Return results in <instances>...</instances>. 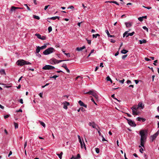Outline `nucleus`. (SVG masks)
<instances>
[{"mask_svg":"<svg viewBox=\"0 0 159 159\" xmlns=\"http://www.w3.org/2000/svg\"><path fill=\"white\" fill-rule=\"evenodd\" d=\"M159 134V131H157L156 133H155L154 134H153L152 136H151L150 137L151 139V142H153V141L155 140V139L157 137L158 135Z\"/></svg>","mask_w":159,"mask_h":159,"instance_id":"4","label":"nucleus"},{"mask_svg":"<svg viewBox=\"0 0 159 159\" xmlns=\"http://www.w3.org/2000/svg\"><path fill=\"white\" fill-rule=\"evenodd\" d=\"M59 76L58 75H54L52 77H50V78H53L56 79V78L57 77H58Z\"/></svg>","mask_w":159,"mask_h":159,"instance_id":"46","label":"nucleus"},{"mask_svg":"<svg viewBox=\"0 0 159 159\" xmlns=\"http://www.w3.org/2000/svg\"><path fill=\"white\" fill-rule=\"evenodd\" d=\"M40 124L43 126V127H45V125L44 123L42 121H39Z\"/></svg>","mask_w":159,"mask_h":159,"instance_id":"30","label":"nucleus"},{"mask_svg":"<svg viewBox=\"0 0 159 159\" xmlns=\"http://www.w3.org/2000/svg\"><path fill=\"white\" fill-rule=\"evenodd\" d=\"M19 101L21 104H23V100L22 99H20Z\"/></svg>","mask_w":159,"mask_h":159,"instance_id":"56","label":"nucleus"},{"mask_svg":"<svg viewBox=\"0 0 159 159\" xmlns=\"http://www.w3.org/2000/svg\"><path fill=\"white\" fill-rule=\"evenodd\" d=\"M138 20L140 21H142L143 20V18L142 17H140L138 18Z\"/></svg>","mask_w":159,"mask_h":159,"instance_id":"44","label":"nucleus"},{"mask_svg":"<svg viewBox=\"0 0 159 159\" xmlns=\"http://www.w3.org/2000/svg\"><path fill=\"white\" fill-rule=\"evenodd\" d=\"M143 28L145 30H146L147 32H148V28L146 26H143Z\"/></svg>","mask_w":159,"mask_h":159,"instance_id":"38","label":"nucleus"},{"mask_svg":"<svg viewBox=\"0 0 159 159\" xmlns=\"http://www.w3.org/2000/svg\"><path fill=\"white\" fill-rule=\"evenodd\" d=\"M47 47L46 44H45L43 46L41 47H40V50L46 48Z\"/></svg>","mask_w":159,"mask_h":159,"instance_id":"22","label":"nucleus"},{"mask_svg":"<svg viewBox=\"0 0 159 159\" xmlns=\"http://www.w3.org/2000/svg\"><path fill=\"white\" fill-rule=\"evenodd\" d=\"M144 105H143V104L141 102H139V103L138 104V107H141V108L143 109L144 107Z\"/></svg>","mask_w":159,"mask_h":159,"instance_id":"13","label":"nucleus"},{"mask_svg":"<svg viewBox=\"0 0 159 159\" xmlns=\"http://www.w3.org/2000/svg\"><path fill=\"white\" fill-rule=\"evenodd\" d=\"M97 36H100V35L98 34H93V38H96Z\"/></svg>","mask_w":159,"mask_h":159,"instance_id":"29","label":"nucleus"},{"mask_svg":"<svg viewBox=\"0 0 159 159\" xmlns=\"http://www.w3.org/2000/svg\"><path fill=\"white\" fill-rule=\"evenodd\" d=\"M147 131L146 130H141L139 131L141 136L140 145L143 147H144V143L146 141L147 136Z\"/></svg>","mask_w":159,"mask_h":159,"instance_id":"1","label":"nucleus"},{"mask_svg":"<svg viewBox=\"0 0 159 159\" xmlns=\"http://www.w3.org/2000/svg\"><path fill=\"white\" fill-rule=\"evenodd\" d=\"M132 114L134 115H138V113L134 110H133Z\"/></svg>","mask_w":159,"mask_h":159,"instance_id":"16","label":"nucleus"},{"mask_svg":"<svg viewBox=\"0 0 159 159\" xmlns=\"http://www.w3.org/2000/svg\"><path fill=\"white\" fill-rule=\"evenodd\" d=\"M80 110L82 111H85V109L84 108H83V107L80 108Z\"/></svg>","mask_w":159,"mask_h":159,"instance_id":"64","label":"nucleus"},{"mask_svg":"<svg viewBox=\"0 0 159 159\" xmlns=\"http://www.w3.org/2000/svg\"><path fill=\"white\" fill-rule=\"evenodd\" d=\"M49 6H50V5L45 6V8H44V10H46L48 8V7Z\"/></svg>","mask_w":159,"mask_h":159,"instance_id":"62","label":"nucleus"},{"mask_svg":"<svg viewBox=\"0 0 159 159\" xmlns=\"http://www.w3.org/2000/svg\"><path fill=\"white\" fill-rule=\"evenodd\" d=\"M17 9V7H16L14 6H12L11 7V11H13V10H15L16 9Z\"/></svg>","mask_w":159,"mask_h":159,"instance_id":"32","label":"nucleus"},{"mask_svg":"<svg viewBox=\"0 0 159 159\" xmlns=\"http://www.w3.org/2000/svg\"><path fill=\"white\" fill-rule=\"evenodd\" d=\"M64 54L65 55H66L68 57H70V54L69 53H65Z\"/></svg>","mask_w":159,"mask_h":159,"instance_id":"55","label":"nucleus"},{"mask_svg":"<svg viewBox=\"0 0 159 159\" xmlns=\"http://www.w3.org/2000/svg\"><path fill=\"white\" fill-rule=\"evenodd\" d=\"M54 48L50 47L45 50L43 52V53L45 55H48L50 54L55 51Z\"/></svg>","mask_w":159,"mask_h":159,"instance_id":"3","label":"nucleus"},{"mask_svg":"<svg viewBox=\"0 0 159 159\" xmlns=\"http://www.w3.org/2000/svg\"><path fill=\"white\" fill-rule=\"evenodd\" d=\"M80 154H78L77 155V157H76L74 158V159H77L80 158Z\"/></svg>","mask_w":159,"mask_h":159,"instance_id":"33","label":"nucleus"},{"mask_svg":"<svg viewBox=\"0 0 159 159\" xmlns=\"http://www.w3.org/2000/svg\"><path fill=\"white\" fill-rule=\"evenodd\" d=\"M93 124L92 125L93 128H96V126H97L96 125L94 122H93Z\"/></svg>","mask_w":159,"mask_h":159,"instance_id":"42","label":"nucleus"},{"mask_svg":"<svg viewBox=\"0 0 159 159\" xmlns=\"http://www.w3.org/2000/svg\"><path fill=\"white\" fill-rule=\"evenodd\" d=\"M95 151L97 153H99V149L98 148H95Z\"/></svg>","mask_w":159,"mask_h":159,"instance_id":"37","label":"nucleus"},{"mask_svg":"<svg viewBox=\"0 0 159 159\" xmlns=\"http://www.w3.org/2000/svg\"><path fill=\"white\" fill-rule=\"evenodd\" d=\"M33 17H34V18L36 19H37V20H39L40 19V17L38 16L34 15Z\"/></svg>","mask_w":159,"mask_h":159,"instance_id":"34","label":"nucleus"},{"mask_svg":"<svg viewBox=\"0 0 159 159\" xmlns=\"http://www.w3.org/2000/svg\"><path fill=\"white\" fill-rule=\"evenodd\" d=\"M143 149L142 148H141L139 149V151L140 152H141V153H143Z\"/></svg>","mask_w":159,"mask_h":159,"instance_id":"51","label":"nucleus"},{"mask_svg":"<svg viewBox=\"0 0 159 159\" xmlns=\"http://www.w3.org/2000/svg\"><path fill=\"white\" fill-rule=\"evenodd\" d=\"M64 106H63L64 108L65 109H67V105H66V104L64 102Z\"/></svg>","mask_w":159,"mask_h":159,"instance_id":"39","label":"nucleus"},{"mask_svg":"<svg viewBox=\"0 0 159 159\" xmlns=\"http://www.w3.org/2000/svg\"><path fill=\"white\" fill-rule=\"evenodd\" d=\"M139 43L140 44H142L143 43H146L147 42L146 40L145 39H143V40H139Z\"/></svg>","mask_w":159,"mask_h":159,"instance_id":"17","label":"nucleus"},{"mask_svg":"<svg viewBox=\"0 0 159 159\" xmlns=\"http://www.w3.org/2000/svg\"><path fill=\"white\" fill-rule=\"evenodd\" d=\"M69 60H58V63L64 61H69Z\"/></svg>","mask_w":159,"mask_h":159,"instance_id":"47","label":"nucleus"},{"mask_svg":"<svg viewBox=\"0 0 159 159\" xmlns=\"http://www.w3.org/2000/svg\"><path fill=\"white\" fill-rule=\"evenodd\" d=\"M110 41L112 43H115L116 42V41L112 39H110Z\"/></svg>","mask_w":159,"mask_h":159,"instance_id":"48","label":"nucleus"},{"mask_svg":"<svg viewBox=\"0 0 159 159\" xmlns=\"http://www.w3.org/2000/svg\"><path fill=\"white\" fill-rule=\"evenodd\" d=\"M125 81V79H123L122 80H119V82H120L122 83V84H123L124 82Z\"/></svg>","mask_w":159,"mask_h":159,"instance_id":"54","label":"nucleus"},{"mask_svg":"<svg viewBox=\"0 0 159 159\" xmlns=\"http://www.w3.org/2000/svg\"><path fill=\"white\" fill-rule=\"evenodd\" d=\"M40 39L42 40H45L46 39V37L44 36H41V37Z\"/></svg>","mask_w":159,"mask_h":159,"instance_id":"40","label":"nucleus"},{"mask_svg":"<svg viewBox=\"0 0 159 159\" xmlns=\"http://www.w3.org/2000/svg\"><path fill=\"white\" fill-rule=\"evenodd\" d=\"M14 125L15 129L18 128V124L17 123H16L15 122H14Z\"/></svg>","mask_w":159,"mask_h":159,"instance_id":"31","label":"nucleus"},{"mask_svg":"<svg viewBox=\"0 0 159 159\" xmlns=\"http://www.w3.org/2000/svg\"><path fill=\"white\" fill-rule=\"evenodd\" d=\"M127 55H123L122 56V58L123 59H125L126 57H127Z\"/></svg>","mask_w":159,"mask_h":159,"instance_id":"50","label":"nucleus"},{"mask_svg":"<svg viewBox=\"0 0 159 159\" xmlns=\"http://www.w3.org/2000/svg\"><path fill=\"white\" fill-rule=\"evenodd\" d=\"M86 40L87 41V42L89 44H90L91 43V40H88L87 39H86Z\"/></svg>","mask_w":159,"mask_h":159,"instance_id":"49","label":"nucleus"},{"mask_svg":"<svg viewBox=\"0 0 159 159\" xmlns=\"http://www.w3.org/2000/svg\"><path fill=\"white\" fill-rule=\"evenodd\" d=\"M142 119V118H140V117H138L137 118V120L138 121H141V120Z\"/></svg>","mask_w":159,"mask_h":159,"instance_id":"53","label":"nucleus"},{"mask_svg":"<svg viewBox=\"0 0 159 159\" xmlns=\"http://www.w3.org/2000/svg\"><path fill=\"white\" fill-rule=\"evenodd\" d=\"M100 67H103L104 66H103V63H100Z\"/></svg>","mask_w":159,"mask_h":159,"instance_id":"63","label":"nucleus"},{"mask_svg":"<svg viewBox=\"0 0 159 159\" xmlns=\"http://www.w3.org/2000/svg\"><path fill=\"white\" fill-rule=\"evenodd\" d=\"M60 18V17L58 16H56L55 17H53L51 18H48V19H52L53 20H55L56 19H59Z\"/></svg>","mask_w":159,"mask_h":159,"instance_id":"12","label":"nucleus"},{"mask_svg":"<svg viewBox=\"0 0 159 159\" xmlns=\"http://www.w3.org/2000/svg\"><path fill=\"white\" fill-rule=\"evenodd\" d=\"M128 52V51L125 49H123L121 51V53L123 54H125Z\"/></svg>","mask_w":159,"mask_h":159,"instance_id":"23","label":"nucleus"},{"mask_svg":"<svg viewBox=\"0 0 159 159\" xmlns=\"http://www.w3.org/2000/svg\"><path fill=\"white\" fill-rule=\"evenodd\" d=\"M106 80L107 81H110L111 83H112V81L111 80L109 76H107L106 78Z\"/></svg>","mask_w":159,"mask_h":159,"instance_id":"21","label":"nucleus"},{"mask_svg":"<svg viewBox=\"0 0 159 159\" xmlns=\"http://www.w3.org/2000/svg\"><path fill=\"white\" fill-rule=\"evenodd\" d=\"M128 31H126L124 33L123 36L124 37L125 36H126V37H128L129 36H132L134 34V32H133L131 33H128Z\"/></svg>","mask_w":159,"mask_h":159,"instance_id":"6","label":"nucleus"},{"mask_svg":"<svg viewBox=\"0 0 159 159\" xmlns=\"http://www.w3.org/2000/svg\"><path fill=\"white\" fill-rule=\"evenodd\" d=\"M78 78H79L80 79V80H82V78L81 77V76H78L75 79V80H77V79H78Z\"/></svg>","mask_w":159,"mask_h":159,"instance_id":"45","label":"nucleus"},{"mask_svg":"<svg viewBox=\"0 0 159 159\" xmlns=\"http://www.w3.org/2000/svg\"><path fill=\"white\" fill-rule=\"evenodd\" d=\"M61 67L64 68L66 70L67 72L68 73H70V70L67 67L66 64H63V65Z\"/></svg>","mask_w":159,"mask_h":159,"instance_id":"9","label":"nucleus"},{"mask_svg":"<svg viewBox=\"0 0 159 159\" xmlns=\"http://www.w3.org/2000/svg\"><path fill=\"white\" fill-rule=\"evenodd\" d=\"M138 108V107H137V106H133L131 108V109H132V110H137Z\"/></svg>","mask_w":159,"mask_h":159,"instance_id":"20","label":"nucleus"},{"mask_svg":"<svg viewBox=\"0 0 159 159\" xmlns=\"http://www.w3.org/2000/svg\"><path fill=\"white\" fill-rule=\"evenodd\" d=\"M0 73L1 74H4L5 75H6V73H5L4 70L2 69V70H0Z\"/></svg>","mask_w":159,"mask_h":159,"instance_id":"27","label":"nucleus"},{"mask_svg":"<svg viewBox=\"0 0 159 159\" xmlns=\"http://www.w3.org/2000/svg\"><path fill=\"white\" fill-rule=\"evenodd\" d=\"M52 30L51 26H49L48 28V31L49 32H50Z\"/></svg>","mask_w":159,"mask_h":159,"instance_id":"36","label":"nucleus"},{"mask_svg":"<svg viewBox=\"0 0 159 159\" xmlns=\"http://www.w3.org/2000/svg\"><path fill=\"white\" fill-rule=\"evenodd\" d=\"M17 64L20 66H22L25 65H31V63L30 62L25 61L23 59L18 60L16 62Z\"/></svg>","mask_w":159,"mask_h":159,"instance_id":"2","label":"nucleus"},{"mask_svg":"<svg viewBox=\"0 0 159 159\" xmlns=\"http://www.w3.org/2000/svg\"><path fill=\"white\" fill-rule=\"evenodd\" d=\"M35 36H36L38 39H40V38L41 37V35L40 34H39L36 33L35 34Z\"/></svg>","mask_w":159,"mask_h":159,"instance_id":"28","label":"nucleus"},{"mask_svg":"<svg viewBox=\"0 0 159 159\" xmlns=\"http://www.w3.org/2000/svg\"><path fill=\"white\" fill-rule=\"evenodd\" d=\"M157 61H158L157 60H156L154 61V63H153V64L155 66H157V64L156 63H157Z\"/></svg>","mask_w":159,"mask_h":159,"instance_id":"52","label":"nucleus"},{"mask_svg":"<svg viewBox=\"0 0 159 159\" xmlns=\"http://www.w3.org/2000/svg\"><path fill=\"white\" fill-rule=\"evenodd\" d=\"M79 103L81 106L84 107L86 108L87 107V105L84 104V103L81 100L79 101Z\"/></svg>","mask_w":159,"mask_h":159,"instance_id":"10","label":"nucleus"},{"mask_svg":"<svg viewBox=\"0 0 159 159\" xmlns=\"http://www.w3.org/2000/svg\"><path fill=\"white\" fill-rule=\"evenodd\" d=\"M55 68V67L51 65H46L43 67V70H52Z\"/></svg>","mask_w":159,"mask_h":159,"instance_id":"5","label":"nucleus"},{"mask_svg":"<svg viewBox=\"0 0 159 159\" xmlns=\"http://www.w3.org/2000/svg\"><path fill=\"white\" fill-rule=\"evenodd\" d=\"M144 59L147 61H149L150 60V59H149V58H148L147 57H145L144 58Z\"/></svg>","mask_w":159,"mask_h":159,"instance_id":"57","label":"nucleus"},{"mask_svg":"<svg viewBox=\"0 0 159 159\" xmlns=\"http://www.w3.org/2000/svg\"><path fill=\"white\" fill-rule=\"evenodd\" d=\"M9 116L8 115H7L6 116H4V118L5 119H6V118H8L9 117Z\"/></svg>","mask_w":159,"mask_h":159,"instance_id":"60","label":"nucleus"},{"mask_svg":"<svg viewBox=\"0 0 159 159\" xmlns=\"http://www.w3.org/2000/svg\"><path fill=\"white\" fill-rule=\"evenodd\" d=\"M93 96L96 99H97L98 98V96L97 94L96 93L94 92H93V93H92Z\"/></svg>","mask_w":159,"mask_h":159,"instance_id":"14","label":"nucleus"},{"mask_svg":"<svg viewBox=\"0 0 159 159\" xmlns=\"http://www.w3.org/2000/svg\"><path fill=\"white\" fill-rule=\"evenodd\" d=\"M76 50L78 51H80L82 50V49H81V47L80 48L77 47L76 48Z\"/></svg>","mask_w":159,"mask_h":159,"instance_id":"41","label":"nucleus"},{"mask_svg":"<svg viewBox=\"0 0 159 159\" xmlns=\"http://www.w3.org/2000/svg\"><path fill=\"white\" fill-rule=\"evenodd\" d=\"M125 24L126 27H130L132 25L130 23H129V22H126L125 23Z\"/></svg>","mask_w":159,"mask_h":159,"instance_id":"15","label":"nucleus"},{"mask_svg":"<svg viewBox=\"0 0 159 159\" xmlns=\"http://www.w3.org/2000/svg\"><path fill=\"white\" fill-rule=\"evenodd\" d=\"M107 2H109L110 3H112L115 4H116L119 5V4L117 3V2L116 1H108Z\"/></svg>","mask_w":159,"mask_h":159,"instance_id":"26","label":"nucleus"},{"mask_svg":"<svg viewBox=\"0 0 159 159\" xmlns=\"http://www.w3.org/2000/svg\"><path fill=\"white\" fill-rule=\"evenodd\" d=\"M78 137L79 140V142L80 143H82V142L81 140L80 136L79 135H78Z\"/></svg>","mask_w":159,"mask_h":159,"instance_id":"35","label":"nucleus"},{"mask_svg":"<svg viewBox=\"0 0 159 159\" xmlns=\"http://www.w3.org/2000/svg\"><path fill=\"white\" fill-rule=\"evenodd\" d=\"M64 103L66 104V105H67V106H69L70 105V103L67 102H65Z\"/></svg>","mask_w":159,"mask_h":159,"instance_id":"61","label":"nucleus"},{"mask_svg":"<svg viewBox=\"0 0 159 159\" xmlns=\"http://www.w3.org/2000/svg\"><path fill=\"white\" fill-rule=\"evenodd\" d=\"M111 97L112 98H113L114 99L118 101H119V100H118L116 98H115V94H114L112 95L111 96Z\"/></svg>","mask_w":159,"mask_h":159,"instance_id":"43","label":"nucleus"},{"mask_svg":"<svg viewBox=\"0 0 159 159\" xmlns=\"http://www.w3.org/2000/svg\"><path fill=\"white\" fill-rule=\"evenodd\" d=\"M63 152H61L60 154H57V155L59 157V158H60V159H61L62 158V155L63 154Z\"/></svg>","mask_w":159,"mask_h":159,"instance_id":"25","label":"nucleus"},{"mask_svg":"<svg viewBox=\"0 0 159 159\" xmlns=\"http://www.w3.org/2000/svg\"><path fill=\"white\" fill-rule=\"evenodd\" d=\"M81 146V147L82 148H85V149H86V148L85 145V144L84 142H83V144L82 142V143H80Z\"/></svg>","mask_w":159,"mask_h":159,"instance_id":"24","label":"nucleus"},{"mask_svg":"<svg viewBox=\"0 0 159 159\" xmlns=\"http://www.w3.org/2000/svg\"><path fill=\"white\" fill-rule=\"evenodd\" d=\"M51 64H56L58 63V60L52 58L51 60Z\"/></svg>","mask_w":159,"mask_h":159,"instance_id":"8","label":"nucleus"},{"mask_svg":"<svg viewBox=\"0 0 159 159\" xmlns=\"http://www.w3.org/2000/svg\"><path fill=\"white\" fill-rule=\"evenodd\" d=\"M36 53H38L40 50L39 46H37L36 49Z\"/></svg>","mask_w":159,"mask_h":159,"instance_id":"19","label":"nucleus"},{"mask_svg":"<svg viewBox=\"0 0 159 159\" xmlns=\"http://www.w3.org/2000/svg\"><path fill=\"white\" fill-rule=\"evenodd\" d=\"M102 141L103 142L106 141H107L104 138L103 136H102Z\"/></svg>","mask_w":159,"mask_h":159,"instance_id":"58","label":"nucleus"},{"mask_svg":"<svg viewBox=\"0 0 159 159\" xmlns=\"http://www.w3.org/2000/svg\"><path fill=\"white\" fill-rule=\"evenodd\" d=\"M94 91H93L90 90V91H89V92H88L85 93H84L85 94H89V95H92V93H93Z\"/></svg>","mask_w":159,"mask_h":159,"instance_id":"18","label":"nucleus"},{"mask_svg":"<svg viewBox=\"0 0 159 159\" xmlns=\"http://www.w3.org/2000/svg\"><path fill=\"white\" fill-rule=\"evenodd\" d=\"M107 33V36L108 37H115L114 35H111L109 34V33L108 30H106L105 31Z\"/></svg>","mask_w":159,"mask_h":159,"instance_id":"11","label":"nucleus"},{"mask_svg":"<svg viewBox=\"0 0 159 159\" xmlns=\"http://www.w3.org/2000/svg\"><path fill=\"white\" fill-rule=\"evenodd\" d=\"M126 119L128 121L129 124L131 126H134V127H135L136 126V124L132 120H129V119Z\"/></svg>","mask_w":159,"mask_h":159,"instance_id":"7","label":"nucleus"},{"mask_svg":"<svg viewBox=\"0 0 159 159\" xmlns=\"http://www.w3.org/2000/svg\"><path fill=\"white\" fill-rule=\"evenodd\" d=\"M91 99V100L95 104L97 105V104L95 102L94 100L93 99V98H92Z\"/></svg>","mask_w":159,"mask_h":159,"instance_id":"59","label":"nucleus"}]
</instances>
